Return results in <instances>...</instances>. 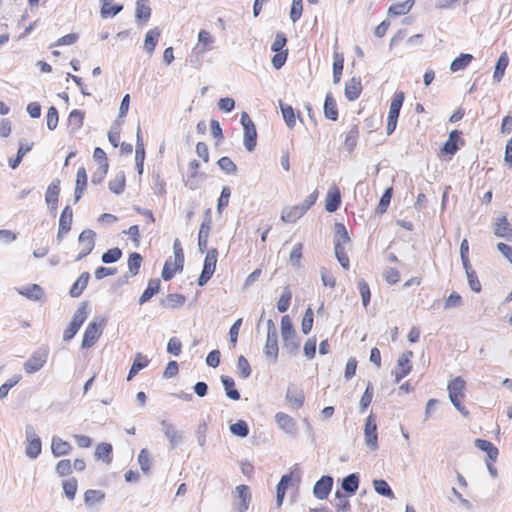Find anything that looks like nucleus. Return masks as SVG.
<instances>
[{
    "label": "nucleus",
    "instance_id": "nucleus-38",
    "mask_svg": "<svg viewBox=\"0 0 512 512\" xmlns=\"http://www.w3.org/2000/svg\"><path fill=\"white\" fill-rule=\"evenodd\" d=\"M279 108L287 127L290 129L294 128L296 125V114L293 107L279 100Z\"/></svg>",
    "mask_w": 512,
    "mask_h": 512
},
{
    "label": "nucleus",
    "instance_id": "nucleus-53",
    "mask_svg": "<svg viewBox=\"0 0 512 512\" xmlns=\"http://www.w3.org/2000/svg\"><path fill=\"white\" fill-rule=\"evenodd\" d=\"M123 10L122 4H113L111 5L109 2H104L101 10L100 15L102 18H113L117 14H119Z\"/></svg>",
    "mask_w": 512,
    "mask_h": 512
},
{
    "label": "nucleus",
    "instance_id": "nucleus-49",
    "mask_svg": "<svg viewBox=\"0 0 512 512\" xmlns=\"http://www.w3.org/2000/svg\"><path fill=\"white\" fill-rule=\"evenodd\" d=\"M374 490L381 496L393 499L395 498V494L389 484L384 479H375L373 480Z\"/></svg>",
    "mask_w": 512,
    "mask_h": 512
},
{
    "label": "nucleus",
    "instance_id": "nucleus-13",
    "mask_svg": "<svg viewBox=\"0 0 512 512\" xmlns=\"http://www.w3.org/2000/svg\"><path fill=\"white\" fill-rule=\"evenodd\" d=\"M275 422L278 427L283 430L286 434L295 436L297 433L296 421L290 415L284 412H278L275 414Z\"/></svg>",
    "mask_w": 512,
    "mask_h": 512
},
{
    "label": "nucleus",
    "instance_id": "nucleus-50",
    "mask_svg": "<svg viewBox=\"0 0 512 512\" xmlns=\"http://www.w3.org/2000/svg\"><path fill=\"white\" fill-rule=\"evenodd\" d=\"M392 194H393L392 187L385 189V191L383 192V194L375 208V214L382 215L387 211V208L389 207V204L391 202Z\"/></svg>",
    "mask_w": 512,
    "mask_h": 512
},
{
    "label": "nucleus",
    "instance_id": "nucleus-56",
    "mask_svg": "<svg viewBox=\"0 0 512 512\" xmlns=\"http://www.w3.org/2000/svg\"><path fill=\"white\" fill-rule=\"evenodd\" d=\"M230 432L238 437L245 438L249 435V426L246 421L238 420L229 427Z\"/></svg>",
    "mask_w": 512,
    "mask_h": 512
},
{
    "label": "nucleus",
    "instance_id": "nucleus-4",
    "mask_svg": "<svg viewBox=\"0 0 512 512\" xmlns=\"http://www.w3.org/2000/svg\"><path fill=\"white\" fill-rule=\"evenodd\" d=\"M25 438H26V447L25 454L30 459H36L42 451V441L40 437L37 435L36 430L33 425L27 424L25 426Z\"/></svg>",
    "mask_w": 512,
    "mask_h": 512
},
{
    "label": "nucleus",
    "instance_id": "nucleus-21",
    "mask_svg": "<svg viewBox=\"0 0 512 512\" xmlns=\"http://www.w3.org/2000/svg\"><path fill=\"white\" fill-rule=\"evenodd\" d=\"M475 447L483 451L487 455V460L495 462L497 460L499 451L498 448L490 441L477 438L474 441Z\"/></svg>",
    "mask_w": 512,
    "mask_h": 512
},
{
    "label": "nucleus",
    "instance_id": "nucleus-7",
    "mask_svg": "<svg viewBox=\"0 0 512 512\" xmlns=\"http://www.w3.org/2000/svg\"><path fill=\"white\" fill-rule=\"evenodd\" d=\"M96 233L91 229L83 230L78 237V242L82 246L81 251L76 256L75 261H80L88 256L95 247Z\"/></svg>",
    "mask_w": 512,
    "mask_h": 512
},
{
    "label": "nucleus",
    "instance_id": "nucleus-34",
    "mask_svg": "<svg viewBox=\"0 0 512 512\" xmlns=\"http://www.w3.org/2000/svg\"><path fill=\"white\" fill-rule=\"evenodd\" d=\"M181 266H178V262L174 261V263L171 260V257L167 259L164 263L161 277L164 281H170L177 272H182L184 268V264L181 263Z\"/></svg>",
    "mask_w": 512,
    "mask_h": 512
},
{
    "label": "nucleus",
    "instance_id": "nucleus-12",
    "mask_svg": "<svg viewBox=\"0 0 512 512\" xmlns=\"http://www.w3.org/2000/svg\"><path fill=\"white\" fill-rule=\"evenodd\" d=\"M239 502L234 504V508L237 512H246L251 502V492L249 486L245 484L238 485L235 488Z\"/></svg>",
    "mask_w": 512,
    "mask_h": 512
},
{
    "label": "nucleus",
    "instance_id": "nucleus-40",
    "mask_svg": "<svg viewBox=\"0 0 512 512\" xmlns=\"http://www.w3.org/2000/svg\"><path fill=\"white\" fill-rule=\"evenodd\" d=\"M509 58L506 52H503L498 60L496 61L495 68H494V74H493V80L495 82H500L502 78L504 77L505 70L508 66Z\"/></svg>",
    "mask_w": 512,
    "mask_h": 512
},
{
    "label": "nucleus",
    "instance_id": "nucleus-44",
    "mask_svg": "<svg viewBox=\"0 0 512 512\" xmlns=\"http://www.w3.org/2000/svg\"><path fill=\"white\" fill-rule=\"evenodd\" d=\"M88 308H89V303L87 301L80 303L79 307L77 308V310L75 311V313L71 319V322L74 324L76 323V325L81 328V326L86 321V319L89 315Z\"/></svg>",
    "mask_w": 512,
    "mask_h": 512
},
{
    "label": "nucleus",
    "instance_id": "nucleus-16",
    "mask_svg": "<svg viewBox=\"0 0 512 512\" xmlns=\"http://www.w3.org/2000/svg\"><path fill=\"white\" fill-rule=\"evenodd\" d=\"M17 292L32 301H41L45 297L44 289L38 284L23 286Z\"/></svg>",
    "mask_w": 512,
    "mask_h": 512
},
{
    "label": "nucleus",
    "instance_id": "nucleus-29",
    "mask_svg": "<svg viewBox=\"0 0 512 512\" xmlns=\"http://www.w3.org/2000/svg\"><path fill=\"white\" fill-rule=\"evenodd\" d=\"M341 205V194L338 188L330 189L325 199V209L329 213H333L339 209Z\"/></svg>",
    "mask_w": 512,
    "mask_h": 512
},
{
    "label": "nucleus",
    "instance_id": "nucleus-32",
    "mask_svg": "<svg viewBox=\"0 0 512 512\" xmlns=\"http://www.w3.org/2000/svg\"><path fill=\"white\" fill-rule=\"evenodd\" d=\"M220 380L223 385L226 397L233 401H238L241 398V395L240 392L235 388L234 379L230 376L222 375Z\"/></svg>",
    "mask_w": 512,
    "mask_h": 512
},
{
    "label": "nucleus",
    "instance_id": "nucleus-46",
    "mask_svg": "<svg viewBox=\"0 0 512 512\" xmlns=\"http://www.w3.org/2000/svg\"><path fill=\"white\" fill-rule=\"evenodd\" d=\"M143 258L140 253L132 252L128 256V273L130 276H136L139 273Z\"/></svg>",
    "mask_w": 512,
    "mask_h": 512
},
{
    "label": "nucleus",
    "instance_id": "nucleus-35",
    "mask_svg": "<svg viewBox=\"0 0 512 512\" xmlns=\"http://www.w3.org/2000/svg\"><path fill=\"white\" fill-rule=\"evenodd\" d=\"M186 297L183 294L172 293L160 301V305L164 308L177 309L185 304Z\"/></svg>",
    "mask_w": 512,
    "mask_h": 512
},
{
    "label": "nucleus",
    "instance_id": "nucleus-36",
    "mask_svg": "<svg viewBox=\"0 0 512 512\" xmlns=\"http://www.w3.org/2000/svg\"><path fill=\"white\" fill-rule=\"evenodd\" d=\"M112 451L113 447L110 443L102 442L95 448V457L97 460L110 464L112 462Z\"/></svg>",
    "mask_w": 512,
    "mask_h": 512
},
{
    "label": "nucleus",
    "instance_id": "nucleus-61",
    "mask_svg": "<svg viewBox=\"0 0 512 512\" xmlns=\"http://www.w3.org/2000/svg\"><path fill=\"white\" fill-rule=\"evenodd\" d=\"M287 43V37L283 32H277L275 35V39L271 45V50L275 53L278 52H288V49L285 48Z\"/></svg>",
    "mask_w": 512,
    "mask_h": 512
},
{
    "label": "nucleus",
    "instance_id": "nucleus-2",
    "mask_svg": "<svg viewBox=\"0 0 512 512\" xmlns=\"http://www.w3.org/2000/svg\"><path fill=\"white\" fill-rule=\"evenodd\" d=\"M404 100L405 94L403 91H396L394 93L388 111L386 127L387 135H391L397 127L400 110L403 106Z\"/></svg>",
    "mask_w": 512,
    "mask_h": 512
},
{
    "label": "nucleus",
    "instance_id": "nucleus-54",
    "mask_svg": "<svg viewBox=\"0 0 512 512\" xmlns=\"http://www.w3.org/2000/svg\"><path fill=\"white\" fill-rule=\"evenodd\" d=\"M291 299H292V292H291L290 288L288 286H286L283 289V291L279 297V300L277 302V309L280 313H285L289 309Z\"/></svg>",
    "mask_w": 512,
    "mask_h": 512
},
{
    "label": "nucleus",
    "instance_id": "nucleus-52",
    "mask_svg": "<svg viewBox=\"0 0 512 512\" xmlns=\"http://www.w3.org/2000/svg\"><path fill=\"white\" fill-rule=\"evenodd\" d=\"M105 493L101 490L89 489L84 493V502L87 506H93L104 500Z\"/></svg>",
    "mask_w": 512,
    "mask_h": 512
},
{
    "label": "nucleus",
    "instance_id": "nucleus-48",
    "mask_svg": "<svg viewBox=\"0 0 512 512\" xmlns=\"http://www.w3.org/2000/svg\"><path fill=\"white\" fill-rule=\"evenodd\" d=\"M85 112L82 110L74 109L69 113L68 125L71 126L72 132H75L82 127L84 122Z\"/></svg>",
    "mask_w": 512,
    "mask_h": 512
},
{
    "label": "nucleus",
    "instance_id": "nucleus-33",
    "mask_svg": "<svg viewBox=\"0 0 512 512\" xmlns=\"http://www.w3.org/2000/svg\"><path fill=\"white\" fill-rule=\"evenodd\" d=\"M415 4V0H405L404 2H398L392 4L388 8V15L391 17L402 16L410 12Z\"/></svg>",
    "mask_w": 512,
    "mask_h": 512
},
{
    "label": "nucleus",
    "instance_id": "nucleus-8",
    "mask_svg": "<svg viewBox=\"0 0 512 512\" xmlns=\"http://www.w3.org/2000/svg\"><path fill=\"white\" fill-rule=\"evenodd\" d=\"M212 225L211 209L208 208L204 212V219L200 225L198 232V250L200 253L207 251L208 238Z\"/></svg>",
    "mask_w": 512,
    "mask_h": 512
},
{
    "label": "nucleus",
    "instance_id": "nucleus-57",
    "mask_svg": "<svg viewBox=\"0 0 512 512\" xmlns=\"http://www.w3.org/2000/svg\"><path fill=\"white\" fill-rule=\"evenodd\" d=\"M373 393H374L373 385L371 382H368L366 389H365V391L360 399V402H359V408H360L361 413L365 412L366 409L371 404L372 398H373Z\"/></svg>",
    "mask_w": 512,
    "mask_h": 512
},
{
    "label": "nucleus",
    "instance_id": "nucleus-51",
    "mask_svg": "<svg viewBox=\"0 0 512 512\" xmlns=\"http://www.w3.org/2000/svg\"><path fill=\"white\" fill-rule=\"evenodd\" d=\"M348 495L337 490L335 492V508L338 512H348L351 509L350 501L348 500Z\"/></svg>",
    "mask_w": 512,
    "mask_h": 512
},
{
    "label": "nucleus",
    "instance_id": "nucleus-63",
    "mask_svg": "<svg viewBox=\"0 0 512 512\" xmlns=\"http://www.w3.org/2000/svg\"><path fill=\"white\" fill-rule=\"evenodd\" d=\"M138 463L144 474H148L151 468L150 453L146 448L140 450L138 454Z\"/></svg>",
    "mask_w": 512,
    "mask_h": 512
},
{
    "label": "nucleus",
    "instance_id": "nucleus-11",
    "mask_svg": "<svg viewBox=\"0 0 512 512\" xmlns=\"http://www.w3.org/2000/svg\"><path fill=\"white\" fill-rule=\"evenodd\" d=\"M333 487V477L330 475H323L319 480L316 481L313 487V495L319 499H326Z\"/></svg>",
    "mask_w": 512,
    "mask_h": 512
},
{
    "label": "nucleus",
    "instance_id": "nucleus-37",
    "mask_svg": "<svg viewBox=\"0 0 512 512\" xmlns=\"http://www.w3.org/2000/svg\"><path fill=\"white\" fill-rule=\"evenodd\" d=\"M306 212L300 205L285 208L282 211L281 219L286 223H294L301 218Z\"/></svg>",
    "mask_w": 512,
    "mask_h": 512
},
{
    "label": "nucleus",
    "instance_id": "nucleus-47",
    "mask_svg": "<svg viewBox=\"0 0 512 512\" xmlns=\"http://www.w3.org/2000/svg\"><path fill=\"white\" fill-rule=\"evenodd\" d=\"M463 268L465 270L470 289L473 292L479 293L482 289V286H481V283L478 279V276H477L475 270L472 269L471 264L467 265V266H463Z\"/></svg>",
    "mask_w": 512,
    "mask_h": 512
},
{
    "label": "nucleus",
    "instance_id": "nucleus-15",
    "mask_svg": "<svg viewBox=\"0 0 512 512\" xmlns=\"http://www.w3.org/2000/svg\"><path fill=\"white\" fill-rule=\"evenodd\" d=\"M285 400L290 403L295 409H299L305 402V395L302 389L297 388L294 384H289Z\"/></svg>",
    "mask_w": 512,
    "mask_h": 512
},
{
    "label": "nucleus",
    "instance_id": "nucleus-55",
    "mask_svg": "<svg viewBox=\"0 0 512 512\" xmlns=\"http://www.w3.org/2000/svg\"><path fill=\"white\" fill-rule=\"evenodd\" d=\"M359 136V129L357 125H353L349 132L346 134L344 145L349 152H352L356 145Z\"/></svg>",
    "mask_w": 512,
    "mask_h": 512
},
{
    "label": "nucleus",
    "instance_id": "nucleus-5",
    "mask_svg": "<svg viewBox=\"0 0 512 512\" xmlns=\"http://www.w3.org/2000/svg\"><path fill=\"white\" fill-rule=\"evenodd\" d=\"M49 349L46 346L38 348L32 353L23 367L26 373L34 374L38 372L47 362Z\"/></svg>",
    "mask_w": 512,
    "mask_h": 512
},
{
    "label": "nucleus",
    "instance_id": "nucleus-9",
    "mask_svg": "<svg viewBox=\"0 0 512 512\" xmlns=\"http://www.w3.org/2000/svg\"><path fill=\"white\" fill-rule=\"evenodd\" d=\"M413 356L412 351H407L401 354L397 360L398 369L393 371L392 374L395 376V383H399L404 377H406L412 370L410 358Z\"/></svg>",
    "mask_w": 512,
    "mask_h": 512
},
{
    "label": "nucleus",
    "instance_id": "nucleus-60",
    "mask_svg": "<svg viewBox=\"0 0 512 512\" xmlns=\"http://www.w3.org/2000/svg\"><path fill=\"white\" fill-rule=\"evenodd\" d=\"M217 258H218V250L216 248H211V249L207 250V253H206V256L204 259V263H203V268L212 270L213 272H215L216 265H217Z\"/></svg>",
    "mask_w": 512,
    "mask_h": 512
},
{
    "label": "nucleus",
    "instance_id": "nucleus-22",
    "mask_svg": "<svg viewBox=\"0 0 512 512\" xmlns=\"http://www.w3.org/2000/svg\"><path fill=\"white\" fill-rule=\"evenodd\" d=\"M150 363V360L147 356L138 352L133 359L132 365L129 369L127 380H132L142 369L146 368Z\"/></svg>",
    "mask_w": 512,
    "mask_h": 512
},
{
    "label": "nucleus",
    "instance_id": "nucleus-59",
    "mask_svg": "<svg viewBox=\"0 0 512 512\" xmlns=\"http://www.w3.org/2000/svg\"><path fill=\"white\" fill-rule=\"evenodd\" d=\"M22 379L21 374H15L11 378H9L5 383L0 386V399H4L7 397L10 389H12L15 385H17Z\"/></svg>",
    "mask_w": 512,
    "mask_h": 512
},
{
    "label": "nucleus",
    "instance_id": "nucleus-14",
    "mask_svg": "<svg viewBox=\"0 0 512 512\" xmlns=\"http://www.w3.org/2000/svg\"><path fill=\"white\" fill-rule=\"evenodd\" d=\"M59 193L60 180L55 179L49 184L45 195V201L51 213L57 210Z\"/></svg>",
    "mask_w": 512,
    "mask_h": 512
},
{
    "label": "nucleus",
    "instance_id": "nucleus-27",
    "mask_svg": "<svg viewBox=\"0 0 512 512\" xmlns=\"http://www.w3.org/2000/svg\"><path fill=\"white\" fill-rule=\"evenodd\" d=\"M494 233L497 237L505 238L508 241L512 240V227L506 216H502L497 219Z\"/></svg>",
    "mask_w": 512,
    "mask_h": 512
},
{
    "label": "nucleus",
    "instance_id": "nucleus-20",
    "mask_svg": "<svg viewBox=\"0 0 512 512\" xmlns=\"http://www.w3.org/2000/svg\"><path fill=\"white\" fill-rule=\"evenodd\" d=\"M278 334L267 335L264 354L272 363L278 359Z\"/></svg>",
    "mask_w": 512,
    "mask_h": 512
},
{
    "label": "nucleus",
    "instance_id": "nucleus-23",
    "mask_svg": "<svg viewBox=\"0 0 512 512\" xmlns=\"http://www.w3.org/2000/svg\"><path fill=\"white\" fill-rule=\"evenodd\" d=\"M161 288V281L158 278L150 279L146 289L143 291L138 299L139 305H143L148 302L153 296L159 293Z\"/></svg>",
    "mask_w": 512,
    "mask_h": 512
},
{
    "label": "nucleus",
    "instance_id": "nucleus-45",
    "mask_svg": "<svg viewBox=\"0 0 512 512\" xmlns=\"http://www.w3.org/2000/svg\"><path fill=\"white\" fill-rule=\"evenodd\" d=\"M125 174L123 171H120L114 179L110 180L108 183V188L111 192L120 195L124 192L125 189Z\"/></svg>",
    "mask_w": 512,
    "mask_h": 512
},
{
    "label": "nucleus",
    "instance_id": "nucleus-28",
    "mask_svg": "<svg viewBox=\"0 0 512 512\" xmlns=\"http://www.w3.org/2000/svg\"><path fill=\"white\" fill-rule=\"evenodd\" d=\"M33 143H27L24 140L19 141L18 151L14 158H10L8 163L11 169H16L19 167L20 163L23 160V157L32 150Z\"/></svg>",
    "mask_w": 512,
    "mask_h": 512
},
{
    "label": "nucleus",
    "instance_id": "nucleus-17",
    "mask_svg": "<svg viewBox=\"0 0 512 512\" xmlns=\"http://www.w3.org/2000/svg\"><path fill=\"white\" fill-rule=\"evenodd\" d=\"M151 12L149 0L136 1L135 20L138 25L146 24L151 17Z\"/></svg>",
    "mask_w": 512,
    "mask_h": 512
},
{
    "label": "nucleus",
    "instance_id": "nucleus-39",
    "mask_svg": "<svg viewBox=\"0 0 512 512\" xmlns=\"http://www.w3.org/2000/svg\"><path fill=\"white\" fill-rule=\"evenodd\" d=\"M159 37H160V30L158 27H155L146 33L145 40H144V49L150 55L154 52V50L157 46Z\"/></svg>",
    "mask_w": 512,
    "mask_h": 512
},
{
    "label": "nucleus",
    "instance_id": "nucleus-43",
    "mask_svg": "<svg viewBox=\"0 0 512 512\" xmlns=\"http://www.w3.org/2000/svg\"><path fill=\"white\" fill-rule=\"evenodd\" d=\"M283 349L287 351L288 354L295 356L299 353L300 349V339L295 334L292 336H287L282 338Z\"/></svg>",
    "mask_w": 512,
    "mask_h": 512
},
{
    "label": "nucleus",
    "instance_id": "nucleus-1",
    "mask_svg": "<svg viewBox=\"0 0 512 512\" xmlns=\"http://www.w3.org/2000/svg\"><path fill=\"white\" fill-rule=\"evenodd\" d=\"M106 324V319L103 317H94L87 325L82 342L81 348L88 349L92 347L100 338Z\"/></svg>",
    "mask_w": 512,
    "mask_h": 512
},
{
    "label": "nucleus",
    "instance_id": "nucleus-64",
    "mask_svg": "<svg viewBox=\"0 0 512 512\" xmlns=\"http://www.w3.org/2000/svg\"><path fill=\"white\" fill-rule=\"evenodd\" d=\"M217 165L226 174H235L237 172L236 164L227 156L221 157L217 161Z\"/></svg>",
    "mask_w": 512,
    "mask_h": 512
},
{
    "label": "nucleus",
    "instance_id": "nucleus-25",
    "mask_svg": "<svg viewBox=\"0 0 512 512\" xmlns=\"http://www.w3.org/2000/svg\"><path fill=\"white\" fill-rule=\"evenodd\" d=\"M71 450L72 446L69 442L61 439L58 436H53L51 441V452L54 457L68 455Z\"/></svg>",
    "mask_w": 512,
    "mask_h": 512
},
{
    "label": "nucleus",
    "instance_id": "nucleus-24",
    "mask_svg": "<svg viewBox=\"0 0 512 512\" xmlns=\"http://www.w3.org/2000/svg\"><path fill=\"white\" fill-rule=\"evenodd\" d=\"M292 482L291 474H284L276 485V506L280 508L283 504L286 491Z\"/></svg>",
    "mask_w": 512,
    "mask_h": 512
},
{
    "label": "nucleus",
    "instance_id": "nucleus-31",
    "mask_svg": "<svg viewBox=\"0 0 512 512\" xmlns=\"http://www.w3.org/2000/svg\"><path fill=\"white\" fill-rule=\"evenodd\" d=\"M323 113L324 116L331 120V121H337L338 120V109H337V103L334 99L333 95L329 92L326 94L325 101H324V107H323Z\"/></svg>",
    "mask_w": 512,
    "mask_h": 512
},
{
    "label": "nucleus",
    "instance_id": "nucleus-42",
    "mask_svg": "<svg viewBox=\"0 0 512 512\" xmlns=\"http://www.w3.org/2000/svg\"><path fill=\"white\" fill-rule=\"evenodd\" d=\"M473 55L469 53H461L456 57L450 64V70L452 72H458L464 70L470 62L473 60Z\"/></svg>",
    "mask_w": 512,
    "mask_h": 512
},
{
    "label": "nucleus",
    "instance_id": "nucleus-62",
    "mask_svg": "<svg viewBox=\"0 0 512 512\" xmlns=\"http://www.w3.org/2000/svg\"><path fill=\"white\" fill-rule=\"evenodd\" d=\"M77 484V479L74 477L63 481V490L68 499L73 500L75 498L77 493Z\"/></svg>",
    "mask_w": 512,
    "mask_h": 512
},
{
    "label": "nucleus",
    "instance_id": "nucleus-41",
    "mask_svg": "<svg viewBox=\"0 0 512 512\" xmlns=\"http://www.w3.org/2000/svg\"><path fill=\"white\" fill-rule=\"evenodd\" d=\"M334 246L336 244H339L340 246H343L344 244H347L350 242V236L348 234V231L343 223H335L334 225Z\"/></svg>",
    "mask_w": 512,
    "mask_h": 512
},
{
    "label": "nucleus",
    "instance_id": "nucleus-30",
    "mask_svg": "<svg viewBox=\"0 0 512 512\" xmlns=\"http://www.w3.org/2000/svg\"><path fill=\"white\" fill-rule=\"evenodd\" d=\"M466 382L460 376L452 379L447 386L449 398H463Z\"/></svg>",
    "mask_w": 512,
    "mask_h": 512
},
{
    "label": "nucleus",
    "instance_id": "nucleus-58",
    "mask_svg": "<svg viewBox=\"0 0 512 512\" xmlns=\"http://www.w3.org/2000/svg\"><path fill=\"white\" fill-rule=\"evenodd\" d=\"M122 257V250L118 247L110 248L105 251L101 256V261L105 264H112L120 260Z\"/></svg>",
    "mask_w": 512,
    "mask_h": 512
},
{
    "label": "nucleus",
    "instance_id": "nucleus-19",
    "mask_svg": "<svg viewBox=\"0 0 512 512\" xmlns=\"http://www.w3.org/2000/svg\"><path fill=\"white\" fill-rule=\"evenodd\" d=\"M360 484V476L358 473H351L345 476L341 481V488L348 496L356 494Z\"/></svg>",
    "mask_w": 512,
    "mask_h": 512
},
{
    "label": "nucleus",
    "instance_id": "nucleus-10",
    "mask_svg": "<svg viewBox=\"0 0 512 512\" xmlns=\"http://www.w3.org/2000/svg\"><path fill=\"white\" fill-rule=\"evenodd\" d=\"M160 424L165 437L169 441V448L171 450L175 449L182 442L183 432L178 431L176 427L167 420H162Z\"/></svg>",
    "mask_w": 512,
    "mask_h": 512
},
{
    "label": "nucleus",
    "instance_id": "nucleus-6",
    "mask_svg": "<svg viewBox=\"0 0 512 512\" xmlns=\"http://www.w3.org/2000/svg\"><path fill=\"white\" fill-rule=\"evenodd\" d=\"M365 444L371 450L378 448V433L376 416L372 412L368 415L364 424Z\"/></svg>",
    "mask_w": 512,
    "mask_h": 512
},
{
    "label": "nucleus",
    "instance_id": "nucleus-26",
    "mask_svg": "<svg viewBox=\"0 0 512 512\" xmlns=\"http://www.w3.org/2000/svg\"><path fill=\"white\" fill-rule=\"evenodd\" d=\"M89 279H90L89 272H87V271L82 272L69 290L70 297L77 298V297L81 296L83 291L86 289V287L88 285Z\"/></svg>",
    "mask_w": 512,
    "mask_h": 512
},
{
    "label": "nucleus",
    "instance_id": "nucleus-18",
    "mask_svg": "<svg viewBox=\"0 0 512 512\" xmlns=\"http://www.w3.org/2000/svg\"><path fill=\"white\" fill-rule=\"evenodd\" d=\"M362 92L361 78L353 77L345 83V97L348 101H355L360 97Z\"/></svg>",
    "mask_w": 512,
    "mask_h": 512
},
{
    "label": "nucleus",
    "instance_id": "nucleus-3",
    "mask_svg": "<svg viewBox=\"0 0 512 512\" xmlns=\"http://www.w3.org/2000/svg\"><path fill=\"white\" fill-rule=\"evenodd\" d=\"M240 123L243 126V143L247 151L252 152L257 145V131L253 120L247 112L241 113Z\"/></svg>",
    "mask_w": 512,
    "mask_h": 512
}]
</instances>
